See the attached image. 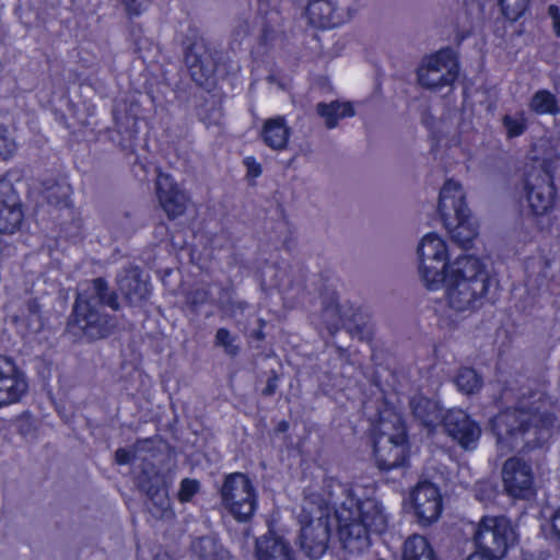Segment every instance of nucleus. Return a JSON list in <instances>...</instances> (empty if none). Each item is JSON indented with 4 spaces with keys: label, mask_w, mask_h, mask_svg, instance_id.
I'll return each mask as SVG.
<instances>
[{
    "label": "nucleus",
    "mask_w": 560,
    "mask_h": 560,
    "mask_svg": "<svg viewBox=\"0 0 560 560\" xmlns=\"http://www.w3.org/2000/svg\"><path fill=\"white\" fill-rule=\"evenodd\" d=\"M334 508L332 521L342 548L351 555L361 553L370 546L369 532L383 533L388 523L387 514L376 499L361 500L353 488L337 483L330 493ZM303 506L300 515V546L307 557L320 558L327 550L331 532L330 508Z\"/></svg>",
    "instance_id": "obj_1"
},
{
    "label": "nucleus",
    "mask_w": 560,
    "mask_h": 560,
    "mask_svg": "<svg viewBox=\"0 0 560 560\" xmlns=\"http://www.w3.org/2000/svg\"><path fill=\"white\" fill-rule=\"evenodd\" d=\"M416 255L422 284L429 291L444 289V301L452 311L471 312L482 305L491 279L479 257L462 254L450 259L446 241L434 232L420 238Z\"/></svg>",
    "instance_id": "obj_2"
},
{
    "label": "nucleus",
    "mask_w": 560,
    "mask_h": 560,
    "mask_svg": "<svg viewBox=\"0 0 560 560\" xmlns=\"http://www.w3.org/2000/svg\"><path fill=\"white\" fill-rule=\"evenodd\" d=\"M553 406L542 393H522L517 404L498 413L490 421L502 453L534 450L552 435L556 417Z\"/></svg>",
    "instance_id": "obj_3"
},
{
    "label": "nucleus",
    "mask_w": 560,
    "mask_h": 560,
    "mask_svg": "<svg viewBox=\"0 0 560 560\" xmlns=\"http://www.w3.org/2000/svg\"><path fill=\"white\" fill-rule=\"evenodd\" d=\"M101 304L118 310V301L115 293H108L107 283L101 279H94L85 288H81L74 304V318L84 332L91 339H100L108 335L114 326L110 317L98 311Z\"/></svg>",
    "instance_id": "obj_4"
},
{
    "label": "nucleus",
    "mask_w": 560,
    "mask_h": 560,
    "mask_svg": "<svg viewBox=\"0 0 560 560\" xmlns=\"http://www.w3.org/2000/svg\"><path fill=\"white\" fill-rule=\"evenodd\" d=\"M407 454L406 430L401 417L383 412L374 429V455L377 466L390 470L405 463Z\"/></svg>",
    "instance_id": "obj_5"
},
{
    "label": "nucleus",
    "mask_w": 560,
    "mask_h": 560,
    "mask_svg": "<svg viewBox=\"0 0 560 560\" xmlns=\"http://www.w3.org/2000/svg\"><path fill=\"white\" fill-rule=\"evenodd\" d=\"M477 551L467 560H500L517 541V534L504 516H483L475 530Z\"/></svg>",
    "instance_id": "obj_6"
},
{
    "label": "nucleus",
    "mask_w": 560,
    "mask_h": 560,
    "mask_svg": "<svg viewBox=\"0 0 560 560\" xmlns=\"http://www.w3.org/2000/svg\"><path fill=\"white\" fill-rule=\"evenodd\" d=\"M560 159L552 155L542 161H537L527 173L525 180L526 199L530 210L536 215L550 212L556 203V188L553 185V172L558 167Z\"/></svg>",
    "instance_id": "obj_7"
},
{
    "label": "nucleus",
    "mask_w": 560,
    "mask_h": 560,
    "mask_svg": "<svg viewBox=\"0 0 560 560\" xmlns=\"http://www.w3.org/2000/svg\"><path fill=\"white\" fill-rule=\"evenodd\" d=\"M458 73L459 63L455 51L443 48L422 58L417 77L422 88L439 92L444 88H451Z\"/></svg>",
    "instance_id": "obj_8"
},
{
    "label": "nucleus",
    "mask_w": 560,
    "mask_h": 560,
    "mask_svg": "<svg viewBox=\"0 0 560 560\" xmlns=\"http://www.w3.org/2000/svg\"><path fill=\"white\" fill-rule=\"evenodd\" d=\"M224 509L238 522L248 521L257 509V492L250 479L234 472L226 476L221 488Z\"/></svg>",
    "instance_id": "obj_9"
},
{
    "label": "nucleus",
    "mask_w": 560,
    "mask_h": 560,
    "mask_svg": "<svg viewBox=\"0 0 560 560\" xmlns=\"http://www.w3.org/2000/svg\"><path fill=\"white\" fill-rule=\"evenodd\" d=\"M362 0H310L308 22L323 28L339 26L350 20Z\"/></svg>",
    "instance_id": "obj_10"
},
{
    "label": "nucleus",
    "mask_w": 560,
    "mask_h": 560,
    "mask_svg": "<svg viewBox=\"0 0 560 560\" xmlns=\"http://www.w3.org/2000/svg\"><path fill=\"white\" fill-rule=\"evenodd\" d=\"M362 0H310L308 22L323 28L339 26L350 20Z\"/></svg>",
    "instance_id": "obj_11"
},
{
    "label": "nucleus",
    "mask_w": 560,
    "mask_h": 560,
    "mask_svg": "<svg viewBox=\"0 0 560 560\" xmlns=\"http://www.w3.org/2000/svg\"><path fill=\"white\" fill-rule=\"evenodd\" d=\"M28 390L24 372L7 357H0V408L19 402Z\"/></svg>",
    "instance_id": "obj_12"
},
{
    "label": "nucleus",
    "mask_w": 560,
    "mask_h": 560,
    "mask_svg": "<svg viewBox=\"0 0 560 560\" xmlns=\"http://www.w3.org/2000/svg\"><path fill=\"white\" fill-rule=\"evenodd\" d=\"M505 491L513 498L525 499L532 495L534 474L532 466L518 457L509 458L502 468Z\"/></svg>",
    "instance_id": "obj_13"
},
{
    "label": "nucleus",
    "mask_w": 560,
    "mask_h": 560,
    "mask_svg": "<svg viewBox=\"0 0 560 560\" xmlns=\"http://www.w3.org/2000/svg\"><path fill=\"white\" fill-rule=\"evenodd\" d=\"M447 434L464 450H475L481 435L479 425L462 409L448 410L442 420Z\"/></svg>",
    "instance_id": "obj_14"
},
{
    "label": "nucleus",
    "mask_w": 560,
    "mask_h": 560,
    "mask_svg": "<svg viewBox=\"0 0 560 560\" xmlns=\"http://www.w3.org/2000/svg\"><path fill=\"white\" fill-rule=\"evenodd\" d=\"M22 203L12 183L0 178V233L13 234L23 222Z\"/></svg>",
    "instance_id": "obj_15"
},
{
    "label": "nucleus",
    "mask_w": 560,
    "mask_h": 560,
    "mask_svg": "<svg viewBox=\"0 0 560 560\" xmlns=\"http://www.w3.org/2000/svg\"><path fill=\"white\" fill-rule=\"evenodd\" d=\"M215 51H212L202 40L191 44L185 55V62L192 80L199 84H206L217 69Z\"/></svg>",
    "instance_id": "obj_16"
},
{
    "label": "nucleus",
    "mask_w": 560,
    "mask_h": 560,
    "mask_svg": "<svg viewBox=\"0 0 560 560\" xmlns=\"http://www.w3.org/2000/svg\"><path fill=\"white\" fill-rule=\"evenodd\" d=\"M156 196L161 208L170 219L183 215L189 199L168 174L160 173L156 178Z\"/></svg>",
    "instance_id": "obj_17"
},
{
    "label": "nucleus",
    "mask_w": 560,
    "mask_h": 560,
    "mask_svg": "<svg viewBox=\"0 0 560 560\" xmlns=\"http://www.w3.org/2000/svg\"><path fill=\"white\" fill-rule=\"evenodd\" d=\"M415 513L422 524L435 522L442 512L439 489L429 481L419 482L411 492Z\"/></svg>",
    "instance_id": "obj_18"
},
{
    "label": "nucleus",
    "mask_w": 560,
    "mask_h": 560,
    "mask_svg": "<svg viewBox=\"0 0 560 560\" xmlns=\"http://www.w3.org/2000/svg\"><path fill=\"white\" fill-rule=\"evenodd\" d=\"M439 211L443 218H463L468 212L463 187L455 180H447L440 191Z\"/></svg>",
    "instance_id": "obj_19"
},
{
    "label": "nucleus",
    "mask_w": 560,
    "mask_h": 560,
    "mask_svg": "<svg viewBox=\"0 0 560 560\" xmlns=\"http://www.w3.org/2000/svg\"><path fill=\"white\" fill-rule=\"evenodd\" d=\"M117 283L120 293L130 304H139L150 294L149 283L137 267L124 269L118 276Z\"/></svg>",
    "instance_id": "obj_20"
},
{
    "label": "nucleus",
    "mask_w": 560,
    "mask_h": 560,
    "mask_svg": "<svg viewBox=\"0 0 560 560\" xmlns=\"http://www.w3.org/2000/svg\"><path fill=\"white\" fill-rule=\"evenodd\" d=\"M256 557L257 560H296L290 544L272 532L257 539Z\"/></svg>",
    "instance_id": "obj_21"
},
{
    "label": "nucleus",
    "mask_w": 560,
    "mask_h": 560,
    "mask_svg": "<svg viewBox=\"0 0 560 560\" xmlns=\"http://www.w3.org/2000/svg\"><path fill=\"white\" fill-rule=\"evenodd\" d=\"M12 322L18 332L24 338L38 334L44 326L40 305L35 300L26 302L16 314L12 315Z\"/></svg>",
    "instance_id": "obj_22"
},
{
    "label": "nucleus",
    "mask_w": 560,
    "mask_h": 560,
    "mask_svg": "<svg viewBox=\"0 0 560 560\" xmlns=\"http://www.w3.org/2000/svg\"><path fill=\"white\" fill-rule=\"evenodd\" d=\"M260 136L266 145L270 149L283 150L285 149L290 138V128L287 125L284 117H272L264 122Z\"/></svg>",
    "instance_id": "obj_23"
},
{
    "label": "nucleus",
    "mask_w": 560,
    "mask_h": 560,
    "mask_svg": "<svg viewBox=\"0 0 560 560\" xmlns=\"http://www.w3.org/2000/svg\"><path fill=\"white\" fill-rule=\"evenodd\" d=\"M412 415L425 427H434L439 424L444 415L439 404L422 395H416L410 400Z\"/></svg>",
    "instance_id": "obj_24"
},
{
    "label": "nucleus",
    "mask_w": 560,
    "mask_h": 560,
    "mask_svg": "<svg viewBox=\"0 0 560 560\" xmlns=\"http://www.w3.org/2000/svg\"><path fill=\"white\" fill-rule=\"evenodd\" d=\"M443 221L453 241L462 247L469 246L477 236V225L475 221L470 219L469 212H466L463 218H453Z\"/></svg>",
    "instance_id": "obj_25"
},
{
    "label": "nucleus",
    "mask_w": 560,
    "mask_h": 560,
    "mask_svg": "<svg viewBox=\"0 0 560 560\" xmlns=\"http://www.w3.org/2000/svg\"><path fill=\"white\" fill-rule=\"evenodd\" d=\"M316 110L325 120V125L328 129L336 128L340 119L355 115L353 105L350 102L334 101L330 103H318Z\"/></svg>",
    "instance_id": "obj_26"
},
{
    "label": "nucleus",
    "mask_w": 560,
    "mask_h": 560,
    "mask_svg": "<svg viewBox=\"0 0 560 560\" xmlns=\"http://www.w3.org/2000/svg\"><path fill=\"white\" fill-rule=\"evenodd\" d=\"M149 497V510L158 518H171L173 511L167 489L163 486L151 485L147 489Z\"/></svg>",
    "instance_id": "obj_27"
},
{
    "label": "nucleus",
    "mask_w": 560,
    "mask_h": 560,
    "mask_svg": "<svg viewBox=\"0 0 560 560\" xmlns=\"http://www.w3.org/2000/svg\"><path fill=\"white\" fill-rule=\"evenodd\" d=\"M138 115L139 107L136 104H131L129 108L117 106L114 118L118 132L125 135L128 139L133 138L139 131Z\"/></svg>",
    "instance_id": "obj_28"
},
{
    "label": "nucleus",
    "mask_w": 560,
    "mask_h": 560,
    "mask_svg": "<svg viewBox=\"0 0 560 560\" xmlns=\"http://www.w3.org/2000/svg\"><path fill=\"white\" fill-rule=\"evenodd\" d=\"M528 108L537 115H557L560 112L559 102L548 90H538L530 97Z\"/></svg>",
    "instance_id": "obj_29"
},
{
    "label": "nucleus",
    "mask_w": 560,
    "mask_h": 560,
    "mask_svg": "<svg viewBox=\"0 0 560 560\" xmlns=\"http://www.w3.org/2000/svg\"><path fill=\"white\" fill-rule=\"evenodd\" d=\"M502 124L509 138L522 136L528 125V116L524 110L506 114L502 117Z\"/></svg>",
    "instance_id": "obj_30"
},
{
    "label": "nucleus",
    "mask_w": 560,
    "mask_h": 560,
    "mask_svg": "<svg viewBox=\"0 0 560 560\" xmlns=\"http://www.w3.org/2000/svg\"><path fill=\"white\" fill-rule=\"evenodd\" d=\"M457 388L467 394H474L481 387V378L477 372L469 368L460 369L455 380Z\"/></svg>",
    "instance_id": "obj_31"
},
{
    "label": "nucleus",
    "mask_w": 560,
    "mask_h": 560,
    "mask_svg": "<svg viewBox=\"0 0 560 560\" xmlns=\"http://www.w3.org/2000/svg\"><path fill=\"white\" fill-rule=\"evenodd\" d=\"M479 2L482 5H485L487 2L499 3L504 16L512 21H515L522 16L529 4V0H479Z\"/></svg>",
    "instance_id": "obj_32"
},
{
    "label": "nucleus",
    "mask_w": 560,
    "mask_h": 560,
    "mask_svg": "<svg viewBox=\"0 0 560 560\" xmlns=\"http://www.w3.org/2000/svg\"><path fill=\"white\" fill-rule=\"evenodd\" d=\"M214 346L222 348L225 354L230 357H235L240 352L238 337L224 327L217 330Z\"/></svg>",
    "instance_id": "obj_33"
},
{
    "label": "nucleus",
    "mask_w": 560,
    "mask_h": 560,
    "mask_svg": "<svg viewBox=\"0 0 560 560\" xmlns=\"http://www.w3.org/2000/svg\"><path fill=\"white\" fill-rule=\"evenodd\" d=\"M194 552L200 560H222L223 555L219 551V547L214 539L210 537H202L196 540L192 545Z\"/></svg>",
    "instance_id": "obj_34"
},
{
    "label": "nucleus",
    "mask_w": 560,
    "mask_h": 560,
    "mask_svg": "<svg viewBox=\"0 0 560 560\" xmlns=\"http://www.w3.org/2000/svg\"><path fill=\"white\" fill-rule=\"evenodd\" d=\"M220 310L224 317L241 323L242 318L244 317L246 312L250 310V307L246 302L240 299L230 298L226 301H221Z\"/></svg>",
    "instance_id": "obj_35"
},
{
    "label": "nucleus",
    "mask_w": 560,
    "mask_h": 560,
    "mask_svg": "<svg viewBox=\"0 0 560 560\" xmlns=\"http://www.w3.org/2000/svg\"><path fill=\"white\" fill-rule=\"evenodd\" d=\"M16 149L18 144L12 132L7 127L0 126V159L12 158Z\"/></svg>",
    "instance_id": "obj_36"
},
{
    "label": "nucleus",
    "mask_w": 560,
    "mask_h": 560,
    "mask_svg": "<svg viewBox=\"0 0 560 560\" xmlns=\"http://www.w3.org/2000/svg\"><path fill=\"white\" fill-rule=\"evenodd\" d=\"M200 490V482L197 479L185 478L179 483L177 499L182 503L190 502Z\"/></svg>",
    "instance_id": "obj_37"
},
{
    "label": "nucleus",
    "mask_w": 560,
    "mask_h": 560,
    "mask_svg": "<svg viewBox=\"0 0 560 560\" xmlns=\"http://www.w3.org/2000/svg\"><path fill=\"white\" fill-rule=\"evenodd\" d=\"M542 529L547 538L560 544V508L553 512L550 522Z\"/></svg>",
    "instance_id": "obj_38"
},
{
    "label": "nucleus",
    "mask_w": 560,
    "mask_h": 560,
    "mask_svg": "<svg viewBox=\"0 0 560 560\" xmlns=\"http://www.w3.org/2000/svg\"><path fill=\"white\" fill-rule=\"evenodd\" d=\"M323 318L329 330L337 329L340 322V312L337 305H329L323 311Z\"/></svg>",
    "instance_id": "obj_39"
},
{
    "label": "nucleus",
    "mask_w": 560,
    "mask_h": 560,
    "mask_svg": "<svg viewBox=\"0 0 560 560\" xmlns=\"http://www.w3.org/2000/svg\"><path fill=\"white\" fill-rule=\"evenodd\" d=\"M129 15H139L144 12L149 5L150 0H120Z\"/></svg>",
    "instance_id": "obj_40"
},
{
    "label": "nucleus",
    "mask_w": 560,
    "mask_h": 560,
    "mask_svg": "<svg viewBox=\"0 0 560 560\" xmlns=\"http://www.w3.org/2000/svg\"><path fill=\"white\" fill-rule=\"evenodd\" d=\"M115 457H116V462L119 465H127L135 459L136 448H133V450L118 448L116 451Z\"/></svg>",
    "instance_id": "obj_41"
},
{
    "label": "nucleus",
    "mask_w": 560,
    "mask_h": 560,
    "mask_svg": "<svg viewBox=\"0 0 560 560\" xmlns=\"http://www.w3.org/2000/svg\"><path fill=\"white\" fill-rule=\"evenodd\" d=\"M548 15L552 21V30L555 34L560 37V8L556 4L549 5Z\"/></svg>",
    "instance_id": "obj_42"
},
{
    "label": "nucleus",
    "mask_w": 560,
    "mask_h": 560,
    "mask_svg": "<svg viewBox=\"0 0 560 560\" xmlns=\"http://www.w3.org/2000/svg\"><path fill=\"white\" fill-rule=\"evenodd\" d=\"M244 163L247 166V172L250 176L258 177L261 174V166L254 158L247 156L244 160Z\"/></svg>",
    "instance_id": "obj_43"
},
{
    "label": "nucleus",
    "mask_w": 560,
    "mask_h": 560,
    "mask_svg": "<svg viewBox=\"0 0 560 560\" xmlns=\"http://www.w3.org/2000/svg\"><path fill=\"white\" fill-rule=\"evenodd\" d=\"M234 32H235V36L246 35L249 32L248 23L247 22L240 23Z\"/></svg>",
    "instance_id": "obj_44"
},
{
    "label": "nucleus",
    "mask_w": 560,
    "mask_h": 560,
    "mask_svg": "<svg viewBox=\"0 0 560 560\" xmlns=\"http://www.w3.org/2000/svg\"><path fill=\"white\" fill-rule=\"evenodd\" d=\"M431 551H433V550L431 549V547L429 546L428 541L425 540V550L420 551L418 549L417 550L415 549L412 553L415 556V560H417L420 557L430 553Z\"/></svg>",
    "instance_id": "obj_45"
},
{
    "label": "nucleus",
    "mask_w": 560,
    "mask_h": 560,
    "mask_svg": "<svg viewBox=\"0 0 560 560\" xmlns=\"http://www.w3.org/2000/svg\"><path fill=\"white\" fill-rule=\"evenodd\" d=\"M275 389H276V381L269 380L266 388L264 389V393L266 395H271V394H273Z\"/></svg>",
    "instance_id": "obj_46"
},
{
    "label": "nucleus",
    "mask_w": 560,
    "mask_h": 560,
    "mask_svg": "<svg viewBox=\"0 0 560 560\" xmlns=\"http://www.w3.org/2000/svg\"><path fill=\"white\" fill-rule=\"evenodd\" d=\"M155 560H172L168 556H158Z\"/></svg>",
    "instance_id": "obj_47"
},
{
    "label": "nucleus",
    "mask_w": 560,
    "mask_h": 560,
    "mask_svg": "<svg viewBox=\"0 0 560 560\" xmlns=\"http://www.w3.org/2000/svg\"><path fill=\"white\" fill-rule=\"evenodd\" d=\"M256 337H257L258 339H261V338H262V332H261V331H257V332H256Z\"/></svg>",
    "instance_id": "obj_48"
},
{
    "label": "nucleus",
    "mask_w": 560,
    "mask_h": 560,
    "mask_svg": "<svg viewBox=\"0 0 560 560\" xmlns=\"http://www.w3.org/2000/svg\"><path fill=\"white\" fill-rule=\"evenodd\" d=\"M285 428H287V423L285 422L280 423V429L281 430H285Z\"/></svg>",
    "instance_id": "obj_49"
}]
</instances>
